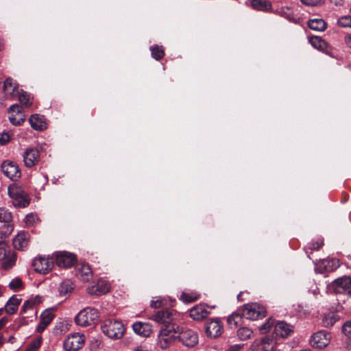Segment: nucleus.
<instances>
[{
  "mask_svg": "<svg viewBox=\"0 0 351 351\" xmlns=\"http://www.w3.org/2000/svg\"><path fill=\"white\" fill-rule=\"evenodd\" d=\"M14 226H10V228H8L5 232L0 231V245H8L5 243V239L12 232Z\"/></svg>",
  "mask_w": 351,
  "mask_h": 351,
  "instance_id": "47",
  "label": "nucleus"
},
{
  "mask_svg": "<svg viewBox=\"0 0 351 351\" xmlns=\"http://www.w3.org/2000/svg\"><path fill=\"white\" fill-rule=\"evenodd\" d=\"M3 90L8 99L14 98L20 92L19 84L14 82L11 77H8L5 80Z\"/></svg>",
  "mask_w": 351,
  "mask_h": 351,
  "instance_id": "18",
  "label": "nucleus"
},
{
  "mask_svg": "<svg viewBox=\"0 0 351 351\" xmlns=\"http://www.w3.org/2000/svg\"><path fill=\"white\" fill-rule=\"evenodd\" d=\"M53 318L54 315L51 310L47 309L44 311L40 315V322L37 326L36 330L38 332H43Z\"/></svg>",
  "mask_w": 351,
  "mask_h": 351,
  "instance_id": "25",
  "label": "nucleus"
},
{
  "mask_svg": "<svg viewBox=\"0 0 351 351\" xmlns=\"http://www.w3.org/2000/svg\"><path fill=\"white\" fill-rule=\"evenodd\" d=\"M41 344V340L40 339H36L34 340L30 345V347L29 348V351H36L38 348L40 347Z\"/></svg>",
  "mask_w": 351,
  "mask_h": 351,
  "instance_id": "51",
  "label": "nucleus"
},
{
  "mask_svg": "<svg viewBox=\"0 0 351 351\" xmlns=\"http://www.w3.org/2000/svg\"><path fill=\"white\" fill-rule=\"evenodd\" d=\"M253 332L247 328H241L239 329L237 334L241 340H246L251 337Z\"/></svg>",
  "mask_w": 351,
  "mask_h": 351,
  "instance_id": "42",
  "label": "nucleus"
},
{
  "mask_svg": "<svg viewBox=\"0 0 351 351\" xmlns=\"http://www.w3.org/2000/svg\"><path fill=\"white\" fill-rule=\"evenodd\" d=\"M98 318V311L94 308L87 307L77 313L75 322L78 326L86 327L95 324Z\"/></svg>",
  "mask_w": 351,
  "mask_h": 351,
  "instance_id": "3",
  "label": "nucleus"
},
{
  "mask_svg": "<svg viewBox=\"0 0 351 351\" xmlns=\"http://www.w3.org/2000/svg\"><path fill=\"white\" fill-rule=\"evenodd\" d=\"M242 317H243L242 313L241 314L239 312L233 313L228 317V324L231 328H236L241 324Z\"/></svg>",
  "mask_w": 351,
  "mask_h": 351,
  "instance_id": "35",
  "label": "nucleus"
},
{
  "mask_svg": "<svg viewBox=\"0 0 351 351\" xmlns=\"http://www.w3.org/2000/svg\"><path fill=\"white\" fill-rule=\"evenodd\" d=\"M8 319L5 317H3L0 319V329L3 328L5 324L8 323Z\"/></svg>",
  "mask_w": 351,
  "mask_h": 351,
  "instance_id": "54",
  "label": "nucleus"
},
{
  "mask_svg": "<svg viewBox=\"0 0 351 351\" xmlns=\"http://www.w3.org/2000/svg\"><path fill=\"white\" fill-rule=\"evenodd\" d=\"M180 317V314L175 310L158 311L150 319L162 324V326L173 323Z\"/></svg>",
  "mask_w": 351,
  "mask_h": 351,
  "instance_id": "5",
  "label": "nucleus"
},
{
  "mask_svg": "<svg viewBox=\"0 0 351 351\" xmlns=\"http://www.w3.org/2000/svg\"><path fill=\"white\" fill-rule=\"evenodd\" d=\"M309 42L314 48L319 51H324L327 49L328 44L321 37L311 36L309 38Z\"/></svg>",
  "mask_w": 351,
  "mask_h": 351,
  "instance_id": "32",
  "label": "nucleus"
},
{
  "mask_svg": "<svg viewBox=\"0 0 351 351\" xmlns=\"http://www.w3.org/2000/svg\"><path fill=\"white\" fill-rule=\"evenodd\" d=\"M308 26L313 30L322 32L326 28V23L322 19H314L308 21Z\"/></svg>",
  "mask_w": 351,
  "mask_h": 351,
  "instance_id": "31",
  "label": "nucleus"
},
{
  "mask_svg": "<svg viewBox=\"0 0 351 351\" xmlns=\"http://www.w3.org/2000/svg\"><path fill=\"white\" fill-rule=\"evenodd\" d=\"M150 51L152 58L156 60H161L165 56L164 49L162 46H158L157 45L152 46L150 47Z\"/></svg>",
  "mask_w": 351,
  "mask_h": 351,
  "instance_id": "37",
  "label": "nucleus"
},
{
  "mask_svg": "<svg viewBox=\"0 0 351 351\" xmlns=\"http://www.w3.org/2000/svg\"><path fill=\"white\" fill-rule=\"evenodd\" d=\"M134 351H147L143 346L136 347Z\"/></svg>",
  "mask_w": 351,
  "mask_h": 351,
  "instance_id": "56",
  "label": "nucleus"
},
{
  "mask_svg": "<svg viewBox=\"0 0 351 351\" xmlns=\"http://www.w3.org/2000/svg\"><path fill=\"white\" fill-rule=\"evenodd\" d=\"M103 332L111 339H120L125 332L123 323L116 319H106L101 325Z\"/></svg>",
  "mask_w": 351,
  "mask_h": 351,
  "instance_id": "2",
  "label": "nucleus"
},
{
  "mask_svg": "<svg viewBox=\"0 0 351 351\" xmlns=\"http://www.w3.org/2000/svg\"><path fill=\"white\" fill-rule=\"evenodd\" d=\"M12 221V216L11 213L4 208H0V222L7 224L8 228H10V226H13L11 224Z\"/></svg>",
  "mask_w": 351,
  "mask_h": 351,
  "instance_id": "34",
  "label": "nucleus"
},
{
  "mask_svg": "<svg viewBox=\"0 0 351 351\" xmlns=\"http://www.w3.org/2000/svg\"><path fill=\"white\" fill-rule=\"evenodd\" d=\"M274 332L277 336L286 338L293 332V326L285 322H278L274 326Z\"/></svg>",
  "mask_w": 351,
  "mask_h": 351,
  "instance_id": "23",
  "label": "nucleus"
},
{
  "mask_svg": "<svg viewBox=\"0 0 351 351\" xmlns=\"http://www.w3.org/2000/svg\"><path fill=\"white\" fill-rule=\"evenodd\" d=\"M10 197L13 199L15 206L25 208L29 204L27 194L20 188L13 186L8 188Z\"/></svg>",
  "mask_w": 351,
  "mask_h": 351,
  "instance_id": "8",
  "label": "nucleus"
},
{
  "mask_svg": "<svg viewBox=\"0 0 351 351\" xmlns=\"http://www.w3.org/2000/svg\"><path fill=\"white\" fill-rule=\"evenodd\" d=\"M331 335L326 330H320L315 333L311 339V344L317 348H324L330 342Z\"/></svg>",
  "mask_w": 351,
  "mask_h": 351,
  "instance_id": "11",
  "label": "nucleus"
},
{
  "mask_svg": "<svg viewBox=\"0 0 351 351\" xmlns=\"http://www.w3.org/2000/svg\"><path fill=\"white\" fill-rule=\"evenodd\" d=\"M42 300V297L36 295L34 298L26 300L23 303L21 309V314H27V315L22 318L21 325L27 324V321L25 320L26 318L33 317L36 315L37 312L34 310V306L40 304Z\"/></svg>",
  "mask_w": 351,
  "mask_h": 351,
  "instance_id": "6",
  "label": "nucleus"
},
{
  "mask_svg": "<svg viewBox=\"0 0 351 351\" xmlns=\"http://www.w3.org/2000/svg\"><path fill=\"white\" fill-rule=\"evenodd\" d=\"M243 293L241 292L238 295H237V298L239 300H243V299L241 298V295H242Z\"/></svg>",
  "mask_w": 351,
  "mask_h": 351,
  "instance_id": "57",
  "label": "nucleus"
},
{
  "mask_svg": "<svg viewBox=\"0 0 351 351\" xmlns=\"http://www.w3.org/2000/svg\"><path fill=\"white\" fill-rule=\"evenodd\" d=\"M85 343V336L75 332L69 335L64 340L63 346L66 351H77L82 348Z\"/></svg>",
  "mask_w": 351,
  "mask_h": 351,
  "instance_id": "7",
  "label": "nucleus"
},
{
  "mask_svg": "<svg viewBox=\"0 0 351 351\" xmlns=\"http://www.w3.org/2000/svg\"><path fill=\"white\" fill-rule=\"evenodd\" d=\"M10 140V136L8 134H3L0 137V144L4 145L9 142Z\"/></svg>",
  "mask_w": 351,
  "mask_h": 351,
  "instance_id": "53",
  "label": "nucleus"
},
{
  "mask_svg": "<svg viewBox=\"0 0 351 351\" xmlns=\"http://www.w3.org/2000/svg\"><path fill=\"white\" fill-rule=\"evenodd\" d=\"M337 24L341 27L351 28V16H343L337 21Z\"/></svg>",
  "mask_w": 351,
  "mask_h": 351,
  "instance_id": "44",
  "label": "nucleus"
},
{
  "mask_svg": "<svg viewBox=\"0 0 351 351\" xmlns=\"http://www.w3.org/2000/svg\"><path fill=\"white\" fill-rule=\"evenodd\" d=\"M3 309H4L3 308H0V315H1Z\"/></svg>",
  "mask_w": 351,
  "mask_h": 351,
  "instance_id": "59",
  "label": "nucleus"
},
{
  "mask_svg": "<svg viewBox=\"0 0 351 351\" xmlns=\"http://www.w3.org/2000/svg\"><path fill=\"white\" fill-rule=\"evenodd\" d=\"M180 327L174 322L161 328L158 335V345L162 349L170 346L173 341L180 335Z\"/></svg>",
  "mask_w": 351,
  "mask_h": 351,
  "instance_id": "1",
  "label": "nucleus"
},
{
  "mask_svg": "<svg viewBox=\"0 0 351 351\" xmlns=\"http://www.w3.org/2000/svg\"><path fill=\"white\" fill-rule=\"evenodd\" d=\"M337 319L333 313L325 315L322 319V324L325 327H330L335 324Z\"/></svg>",
  "mask_w": 351,
  "mask_h": 351,
  "instance_id": "40",
  "label": "nucleus"
},
{
  "mask_svg": "<svg viewBox=\"0 0 351 351\" xmlns=\"http://www.w3.org/2000/svg\"><path fill=\"white\" fill-rule=\"evenodd\" d=\"M9 112L10 113L9 119L13 125H20L24 122L25 116L22 107L19 104L12 105L10 107Z\"/></svg>",
  "mask_w": 351,
  "mask_h": 351,
  "instance_id": "15",
  "label": "nucleus"
},
{
  "mask_svg": "<svg viewBox=\"0 0 351 351\" xmlns=\"http://www.w3.org/2000/svg\"><path fill=\"white\" fill-rule=\"evenodd\" d=\"M342 332L348 338H351V321L346 322L343 327Z\"/></svg>",
  "mask_w": 351,
  "mask_h": 351,
  "instance_id": "50",
  "label": "nucleus"
},
{
  "mask_svg": "<svg viewBox=\"0 0 351 351\" xmlns=\"http://www.w3.org/2000/svg\"><path fill=\"white\" fill-rule=\"evenodd\" d=\"M23 159L27 167H32L39 162L40 152L36 148H28L23 152Z\"/></svg>",
  "mask_w": 351,
  "mask_h": 351,
  "instance_id": "17",
  "label": "nucleus"
},
{
  "mask_svg": "<svg viewBox=\"0 0 351 351\" xmlns=\"http://www.w3.org/2000/svg\"><path fill=\"white\" fill-rule=\"evenodd\" d=\"M324 245V241L322 239H319L317 241H313L308 243L306 247V253H308V250H319Z\"/></svg>",
  "mask_w": 351,
  "mask_h": 351,
  "instance_id": "41",
  "label": "nucleus"
},
{
  "mask_svg": "<svg viewBox=\"0 0 351 351\" xmlns=\"http://www.w3.org/2000/svg\"><path fill=\"white\" fill-rule=\"evenodd\" d=\"M110 289V284L108 282L99 280L95 285L88 287L87 292L90 295H99L108 293Z\"/></svg>",
  "mask_w": 351,
  "mask_h": 351,
  "instance_id": "21",
  "label": "nucleus"
},
{
  "mask_svg": "<svg viewBox=\"0 0 351 351\" xmlns=\"http://www.w3.org/2000/svg\"><path fill=\"white\" fill-rule=\"evenodd\" d=\"M76 276L82 282H88L93 278V271L89 265L82 263L76 267Z\"/></svg>",
  "mask_w": 351,
  "mask_h": 351,
  "instance_id": "19",
  "label": "nucleus"
},
{
  "mask_svg": "<svg viewBox=\"0 0 351 351\" xmlns=\"http://www.w3.org/2000/svg\"><path fill=\"white\" fill-rule=\"evenodd\" d=\"M9 287L11 289L17 291L22 288L23 287V282L22 280L19 278H16L13 279L9 284Z\"/></svg>",
  "mask_w": 351,
  "mask_h": 351,
  "instance_id": "46",
  "label": "nucleus"
},
{
  "mask_svg": "<svg viewBox=\"0 0 351 351\" xmlns=\"http://www.w3.org/2000/svg\"><path fill=\"white\" fill-rule=\"evenodd\" d=\"M21 300L18 298L16 296L11 297L9 300L6 302L5 307L3 308L6 313L10 315H12L16 313L18 309V306L20 304Z\"/></svg>",
  "mask_w": 351,
  "mask_h": 351,
  "instance_id": "28",
  "label": "nucleus"
},
{
  "mask_svg": "<svg viewBox=\"0 0 351 351\" xmlns=\"http://www.w3.org/2000/svg\"><path fill=\"white\" fill-rule=\"evenodd\" d=\"M1 170L3 173L12 180H16L21 176L19 167L14 162H3L1 165Z\"/></svg>",
  "mask_w": 351,
  "mask_h": 351,
  "instance_id": "13",
  "label": "nucleus"
},
{
  "mask_svg": "<svg viewBox=\"0 0 351 351\" xmlns=\"http://www.w3.org/2000/svg\"><path fill=\"white\" fill-rule=\"evenodd\" d=\"M209 313L210 311L208 310L207 306L204 304H199L193 307L190 310L189 313L190 317L193 319L197 321H200L205 319L206 317H208Z\"/></svg>",
  "mask_w": 351,
  "mask_h": 351,
  "instance_id": "22",
  "label": "nucleus"
},
{
  "mask_svg": "<svg viewBox=\"0 0 351 351\" xmlns=\"http://www.w3.org/2000/svg\"><path fill=\"white\" fill-rule=\"evenodd\" d=\"M19 101L25 107H29L32 104L30 95L21 90L17 95Z\"/></svg>",
  "mask_w": 351,
  "mask_h": 351,
  "instance_id": "38",
  "label": "nucleus"
},
{
  "mask_svg": "<svg viewBox=\"0 0 351 351\" xmlns=\"http://www.w3.org/2000/svg\"><path fill=\"white\" fill-rule=\"evenodd\" d=\"M38 221V217L33 213L28 214L25 219V222L27 226H32Z\"/></svg>",
  "mask_w": 351,
  "mask_h": 351,
  "instance_id": "49",
  "label": "nucleus"
},
{
  "mask_svg": "<svg viewBox=\"0 0 351 351\" xmlns=\"http://www.w3.org/2000/svg\"><path fill=\"white\" fill-rule=\"evenodd\" d=\"M351 285V278L344 276L335 280L333 282L335 291L338 293H343L350 288Z\"/></svg>",
  "mask_w": 351,
  "mask_h": 351,
  "instance_id": "26",
  "label": "nucleus"
},
{
  "mask_svg": "<svg viewBox=\"0 0 351 351\" xmlns=\"http://www.w3.org/2000/svg\"><path fill=\"white\" fill-rule=\"evenodd\" d=\"M180 341L186 347H193L198 343L197 334L191 329L180 330L178 336Z\"/></svg>",
  "mask_w": 351,
  "mask_h": 351,
  "instance_id": "14",
  "label": "nucleus"
},
{
  "mask_svg": "<svg viewBox=\"0 0 351 351\" xmlns=\"http://www.w3.org/2000/svg\"><path fill=\"white\" fill-rule=\"evenodd\" d=\"M29 242V234L25 232H19L13 239V246L17 250H25L27 248Z\"/></svg>",
  "mask_w": 351,
  "mask_h": 351,
  "instance_id": "20",
  "label": "nucleus"
},
{
  "mask_svg": "<svg viewBox=\"0 0 351 351\" xmlns=\"http://www.w3.org/2000/svg\"><path fill=\"white\" fill-rule=\"evenodd\" d=\"M223 328L219 318L211 319L206 324V335L211 338H217L223 333Z\"/></svg>",
  "mask_w": 351,
  "mask_h": 351,
  "instance_id": "12",
  "label": "nucleus"
},
{
  "mask_svg": "<svg viewBox=\"0 0 351 351\" xmlns=\"http://www.w3.org/2000/svg\"><path fill=\"white\" fill-rule=\"evenodd\" d=\"M322 265H324V267L327 269L330 270L329 269H327L328 267H333L335 268H337L339 266V261L336 259L332 260H324L322 262Z\"/></svg>",
  "mask_w": 351,
  "mask_h": 351,
  "instance_id": "48",
  "label": "nucleus"
},
{
  "mask_svg": "<svg viewBox=\"0 0 351 351\" xmlns=\"http://www.w3.org/2000/svg\"><path fill=\"white\" fill-rule=\"evenodd\" d=\"M29 123L32 128L36 130L42 131L46 128V123L43 116L38 114H33L29 119Z\"/></svg>",
  "mask_w": 351,
  "mask_h": 351,
  "instance_id": "27",
  "label": "nucleus"
},
{
  "mask_svg": "<svg viewBox=\"0 0 351 351\" xmlns=\"http://www.w3.org/2000/svg\"><path fill=\"white\" fill-rule=\"evenodd\" d=\"M251 5L259 11H269L271 9V3L269 0H252Z\"/></svg>",
  "mask_w": 351,
  "mask_h": 351,
  "instance_id": "30",
  "label": "nucleus"
},
{
  "mask_svg": "<svg viewBox=\"0 0 351 351\" xmlns=\"http://www.w3.org/2000/svg\"><path fill=\"white\" fill-rule=\"evenodd\" d=\"M2 343H3V341H2V337H1V336H0V347L1 346Z\"/></svg>",
  "mask_w": 351,
  "mask_h": 351,
  "instance_id": "58",
  "label": "nucleus"
},
{
  "mask_svg": "<svg viewBox=\"0 0 351 351\" xmlns=\"http://www.w3.org/2000/svg\"><path fill=\"white\" fill-rule=\"evenodd\" d=\"M54 260L53 257L50 256H37L33 262L32 266L34 270L40 274H47L49 272L53 267Z\"/></svg>",
  "mask_w": 351,
  "mask_h": 351,
  "instance_id": "9",
  "label": "nucleus"
},
{
  "mask_svg": "<svg viewBox=\"0 0 351 351\" xmlns=\"http://www.w3.org/2000/svg\"><path fill=\"white\" fill-rule=\"evenodd\" d=\"M278 13L282 16L291 20L293 17V10L289 7H282L278 10Z\"/></svg>",
  "mask_w": 351,
  "mask_h": 351,
  "instance_id": "45",
  "label": "nucleus"
},
{
  "mask_svg": "<svg viewBox=\"0 0 351 351\" xmlns=\"http://www.w3.org/2000/svg\"><path fill=\"white\" fill-rule=\"evenodd\" d=\"M262 351H280L277 348V343L273 339L268 337L263 338L261 341Z\"/></svg>",
  "mask_w": 351,
  "mask_h": 351,
  "instance_id": "29",
  "label": "nucleus"
},
{
  "mask_svg": "<svg viewBox=\"0 0 351 351\" xmlns=\"http://www.w3.org/2000/svg\"><path fill=\"white\" fill-rule=\"evenodd\" d=\"M301 2L306 5L315 6L320 2V0H301Z\"/></svg>",
  "mask_w": 351,
  "mask_h": 351,
  "instance_id": "52",
  "label": "nucleus"
},
{
  "mask_svg": "<svg viewBox=\"0 0 351 351\" xmlns=\"http://www.w3.org/2000/svg\"><path fill=\"white\" fill-rule=\"evenodd\" d=\"M349 295L351 296V290L348 292Z\"/></svg>",
  "mask_w": 351,
  "mask_h": 351,
  "instance_id": "60",
  "label": "nucleus"
},
{
  "mask_svg": "<svg viewBox=\"0 0 351 351\" xmlns=\"http://www.w3.org/2000/svg\"><path fill=\"white\" fill-rule=\"evenodd\" d=\"M199 298V294L195 291L189 293L182 292L180 295V300L184 302H193L197 300Z\"/></svg>",
  "mask_w": 351,
  "mask_h": 351,
  "instance_id": "36",
  "label": "nucleus"
},
{
  "mask_svg": "<svg viewBox=\"0 0 351 351\" xmlns=\"http://www.w3.org/2000/svg\"><path fill=\"white\" fill-rule=\"evenodd\" d=\"M133 330L137 335L148 337L153 332L152 326L147 322H138L132 325Z\"/></svg>",
  "mask_w": 351,
  "mask_h": 351,
  "instance_id": "24",
  "label": "nucleus"
},
{
  "mask_svg": "<svg viewBox=\"0 0 351 351\" xmlns=\"http://www.w3.org/2000/svg\"><path fill=\"white\" fill-rule=\"evenodd\" d=\"M274 323H275L274 319H273L271 318L268 319L265 323H264L259 327L258 329H259L260 332L261 334L267 333L271 328V327L274 325Z\"/></svg>",
  "mask_w": 351,
  "mask_h": 351,
  "instance_id": "43",
  "label": "nucleus"
},
{
  "mask_svg": "<svg viewBox=\"0 0 351 351\" xmlns=\"http://www.w3.org/2000/svg\"><path fill=\"white\" fill-rule=\"evenodd\" d=\"M74 289L73 282L69 280L63 281L59 286V293L60 295L65 296L71 293Z\"/></svg>",
  "mask_w": 351,
  "mask_h": 351,
  "instance_id": "33",
  "label": "nucleus"
},
{
  "mask_svg": "<svg viewBox=\"0 0 351 351\" xmlns=\"http://www.w3.org/2000/svg\"><path fill=\"white\" fill-rule=\"evenodd\" d=\"M345 43L348 47L351 48V34H349L345 37Z\"/></svg>",
  "mask_w": 351,
  "mask_h": 351,
  "instance_id": "55",
  "label": "nucleus"
},
{
  "mask_svg": "<svg viewBox=\"0 0 351 351\" xmlns=\"http://www.w3.org/2000/svg\"><path fill=\"white\" fill-rule=\"evenodd\" d=\"M16 256L14 252H11L8 245H0V261L2 267L5 269L11 268L16 263Z\"/></svg>",
  "mask_w": 351,
  "mask_h": 351,
  "instance_id": "10",
  "label": "nucleus"
},
{
  "mask_svg": "<svg viewBox=\"0 0 351 351\" xmlns=\"http://www.w3.org/2000/svg\"><path fill=\"white\" fill-rule=\"evenodd\" d=\"M167 304L166 299L160 296L154 297L150 302V306L153 308L164 307Z\"/></svg>",
  "mask_w": 351,
  "mask_h": 351,
  "instance_id": "39",
  "label": "nucleus"
},
{
  "mask_svg": "<svg viewBox=\"0 0 351 351\" xmlns=\"http://www.w3.org/2000/svg\"><path fill=\"white\" fill-rule=\"evenodd\" d=\"M242 315L247 319L256 320L265 317L266 310L257 303L247 304L242 309Z\"/></svg>",
  "mask_w": 351,
  "mask_h": 351,
  "instance_id": "4",
  "label": "nucleus"
},
{
  "mask_svg": "<svg viewBox=\"0 0 351 351\" xmlns=\"http://www.w3.org/2000/svg\"><path fill=\"white\" fill-rule=\"evenodd\" d=\"M58 266L62 267H72L75 263L76 258L74 254L66 252H59L54 254Z\"/></svg>",
  "mask_w": 351,
  "mask_h": 351,
  "instance_id": "16",
  "label": "nucleus"
}]
</instances>
